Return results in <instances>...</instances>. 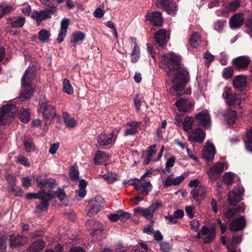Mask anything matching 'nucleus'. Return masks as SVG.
Returning <instances> with one entry per match:
<instances>
[{"label":"nucleus","instance_id":"09e8293b","mask_svg":"<svg viewBox=\"0 0 252 252\" xmlns=\"http://www.w3.org/2000/svg\"><path fill=\"white\" fill-rule=\"evenodd\" d=\"M45 194V190H41L37 193L29 192L26 194V198L28 199H39L43 197L42 195Z\"/></svg>","mask_w":252,"mask_h":252},{"label":"nucleus","instance_id":"4be33fe9","mask_svg":"<svg viewBox=\"0 0 252 252\" xmlns=\"http://www.w3.org/2000/svg\"><path fill=\"white\" fill-rule=\"evenodd\" d=\"M244 22V15L242 13H238L234 15L229 20V25L231 29L240 28Z\"/></svg>","mask_w":252,"mask_h":252},{"label":"nucleus","instance_id":"72a5a7b5","mask_svg":"<svg viewBox=\"0 0 252 252\" xmlns=\"http://www.w3.org/2000/svg\"><path fill=\"white\" fill-rule=\"evenodd\" d=\"M240 1L238 0L229 3L223 10L222 14L235 11L240 7Z\"/></svg>","mask_w":252,"mask_h":252},{"label":"nucleus","instance_id":"338daca9","mask_svg":"<svg viewBox=\"0 0 252 252\" xmlns=\"http://www.w3.org/2000/svg\"><path fill=\"white\" fill-rule=\"evenodd\" d=\"M225 23V21H218L214 24L215 29L218 32H220L223 29Z\"/></svg>","mask_w":252,"mask_h":252},{"label":"nucleus","instance_id":"f704fd0d","mask_svg":"<svg viewBox=\"0 0 252 252\" xmlns=\"http://www.w3.org/2000/svg\"><path fill=\"white\" fill-rule=\"evenodd\" d=\"M193 119L191 117H186L183 122V128L187 132H189L192 128Z\"/></svg>","mask_w":252,"mask_h":252},{"label":"nucleus","instance_id":"6ab92c4d","mask_svg":"<svg viewBox=\"0 0 252 252\" xmlns=\"http://www.w3.org/2000/svg\"><path fill=\"white\" fill-rule=\"evenodd\" d=\"M169 38L165 29H161L157 31L155 35V41L161 47L166 44Z\"/></svg>","mask_w":252,"mask_h":252},{"label":"nucleus","instance_id":"393cba45","mask_svg":"<svg viewBox=\"0 0 252 252\" xmlns=\"http://www.w3.org/2000/svg\"><path fill=\"white\" fill-rule=\"evenodd\" d=\"M246 225V220L244 217L234 220L230 224V229L231 231H236L244 228Z\"/></svg>","mask_w":252,"mask_h":252},{"label":"nucleus","instance_id":"6e6d98bb","mask_svg":"<svg viewBox=\"0 0 252 252\" xmlns=\"http://www.w3.org/2000/svg\"><path fill=\"white\" fill-rule=\"evenodd\" d=\"M240 208H232L228 210L225 214V217L227 219H231L237 214Z\"/></svg>","mask_w":252,"mask_h":252},{"label":"nucleus","instance_id":"49530a36","mask_svg":"<svg viewBox=\"0 0 252 252\" xmlns=\"http://www.w3.org/2000/svg\"><path fill=\"white\" fill-rule=\"evenodd\" d=\"M157 151L156 145L154 144L150 146L148 151L147 158L146 161V164H148L152 160L153 156L155 155Z\"/></svg>","mask_w":252,"mask_h":252},{"label":"nucleus","instance_id":"052dcab7","mask_svg":"<svg viewBox=\"0 0 252 252\" xmlns=\"http://www.w3.org/2000/svg\"><path fill=\"white\" fill-rule=\"evenodd\" d=\"M167 224H175L178 222V220L176 219L174 216L167 215L164 217Z\"/></svg>","mask_w":252,"mask_h":252},{"label":"nucleus","instance_id":"cd10ccee","mask_svg":"<svg viewBox=\"0 0 252 252\" xmlns=\"http://www.w3.org/2000/svg\"><path fill=\"white\" fill-rule=\"evenodd\" d=\"M139 123L135 121H130L128 122L126 126H129L125 130L124 135L126 136L128 135H133L137 132V129L140 126Z\"/></svg>","mask_w":252,"mask_h":252},{"label":"nucleus","instance_id":"473e14b6","mask_svg":"<svg viewBox=\"0 0 252 252\" xmlns=\"http://www.w3.org/2000/svg\"><path fill=\"white\" fill-rule=\"evenodd\" d=\"M63 116L64 122L67 127L73 128L76 126V121L73 118H71L67 112H64Z\"/></svg>","mask_w":252,"mask_h":252},{"label":"nucleus","instance_id":"9d476101","mask_svg":"<svg viewBox=\"0 0 252 252\" xmlns=\"http://www.w3.org/2000/svg\"><path fill=\"white\" fill-rule=\"evenodd\" d=\"M228 167L227 163L225 162H217L209 168L207 174L209 179L212 180H217L220 177L224 169Z\"/></svg>","mask_w":252,"mask_h":252},{"label":"nucleus","instance_id":"37998d69","mask_svg":"<svg viewBox=\"0 0 252 252\" xmlns=\"http://www.w3.org/2000/svg\"><path fill=\"white\" fill-rule=\"evenodd\" d=\"M63 90L64 92L68 94H71L73 93V88L70 85V82L68 79H64L63 82Z\"/></svg>","mask_w":252,"mask_h":252},{"label":"nucleus","instance_id":"bb28decb","mask_svg":"<svg viewBox=\"0 0 252 252\" xmlns=\"http://www.w3.org/2000/svg\"><path fill=\"white\" fill-rule=\"evenodd\" d=\"M246 82L245 76L238 75L234 78L233 81V85L235 89L239 90H243L246 87Z\"/></svg>","mask_w":252,"mask_h":252},{"label":"nucleus","instance_id":"5fc2aeb1","mask_svg":"<svg viewBox=\"0 0 252 252\" xmlns=\"http://www.w3.org/2000/svg\"><path fill=\"white\" fill-rule=\"evenodd\" d=\"M175 159H176L174 157H172L166 161L165 169L168 173L170 172V168L174 166L175 162Z\"/></svg>","mask_w":252,"mask_h":252},{"label":"nucleus","instance_id":"f8f14e48","mask_svg":"<svg viewBox=\"0 0 252 252\" xmlns=\"http://www.w3.org/2000/svg\"><path fill=\"white\" fill-rule=\"evenodd\" d=\"M56 12L57 9L50 8L43 10L33 12L32 17L36 20V23L39 25L42 20L51 17V15Z\"/></svg>","mask_w":252,"mask_h":252},{"label":"nucleus","instance_id":"ea45409f","mask_svg":"<svg viewBox=\"0 0 252 252\" xmlns=\"http://www.w3.org/2000/svg\"><path fill=\"white\" fill-rule=\"evenodd\" d=\"M101 176L108 184L114 183L118 178L117 174L112 172H107V173L101 175Z\"/></svg>","mask_w":252,"mask_h":252},{"label":"nucleus","instance_id":"4c0bfd02","mask_svg":"<svg viewBox=\"0 0 252 252\" xmlns=\"http://www.w3.org/2000/svg\"><path fill=\"white\" fill-rule=\"evenodd\" d=\"M140 52L139 47L135 44L130 54L131 61L132 63H136L140 58Z\"/></svg>","mask_w":252,"mask_h":252},{"label":"nucleus","instance_id":"aec40b11","mask_svg":"<svg viewBox=\"0 0 252 252\" xmlns=\"http://www.w3.org/2000/svg\"><path fill=\"white\" fill-rule=\"evenodd\" d=\"M215 153L214 146L212 143L207 142L203 151V158L209 162L212 161L214 159Z\"/></svg>","mask_w":252,"mask_h":252},{"label":"nucleus","instance_id":"a18cd8bd","mask_svg":"<svg viewBox=\"0 0 252 252\" xmlns=\"http://www.w3.org/2000/svg\"><path fill=\"white\" fill-rule=\"evenodd\" d=\"M234 177L235 175L232 172H226L223 176V180L226 184L230 185L232 184Z\"/></svg>","mask_w":252,"mask_h":252},{"label":"nucleus","instance_id":"a878e982","mask_svg":"<svg viewBox=\"0 0 252 252\" xmlns=\"http://www.w3.org/2000/svg\"><path fill=\"white\" fill-rule=\"evenodd\" d=\"M40 108H43V117L46 120L52 119L56 115L55 107L52 105L42 104Z\"/></svg>","mask_w":252,"mask_h":252},{"label":"nucleus","instance_id":"bf43d9fd","mask_svg":"<svg viewBox=\"0 0 252 252\" xmlns=\"http://www.w3.org/2000/svg\"><path fill=\"white\" fill-rule=\"evenodd\" d=\"M120 220L122 221H125L130 217V214L127 212H124L122 210L119 211Z\"/></svg>","mask_w":252,"mask_h":252},{"label":"nucleus","instance_id":"4468645a","mask_svg":"<svg viewBox=\"0 0 252 252\" xmlns=\"http://www.w3.org/2000/svg\"><path fill=\"white\" fill-rule=\"evenodd\" d=\"M198 125L200 126L208 128L211 126V118L207 110L203 111L195 116Z\"/></svg>","mask_w":252,"mask_h":252},{"label":"nucleus","instance_id":"4d7b16f0","mask_svg":"<svg viewBox=\"0 0 252 252\" xmlns=\"http://www.w3.org/2000/svg\"><path fill=\"white\" fill-rule=\"evenodd\" d=\"M17 162L24 166L29 167L30 166L27 158L19 155L17 157Z\"/></svg>","mask_w":252,"mask_h":252},{"label":"nucleus","instance_id":"c9c22d12","mask_svg":"<svg viewBox=\"0 0 252 252\" xmlns=\"http://www.w3.org/2000/svg\"><path fill=\"white\" fill-rule=\"evenodd\" d=\"M245 144L247 151L252 153V128L247 132V139L245 140Z\"/></svg>","mask_w":252,"mask_h":252},{"label":"nucleus","instance_id":"0eeeda50","mask_svg":"<svg viewBox=\"0 0 252 252\" xmlns=\"http://www.w3.org/2000/svg\"><path fill=\"white\" fill-rule=\"evenodd\" d=\"M222 97L228 105L235 107L240 106L242 99H244L240 94L232 93L230 88L227 86L224 88Z\"/></svg>","mask_w":252,"mask_h":252},{"label":"nucleus","instance_id":"39448f33","mask_svg":"<svg viewBox=\"0 0 252 252\" xmlns=\"http://www.w3.org/2000/svg\"><path fill=\"white\" fill-rule=\"evenodd\" d=\"M18 109L14 104H7L0 109V125L8 124L15 117Z\"/></svg>","mask_w":252,"mask_h":252},{"label":"nucleus","instance_id":"774afa93","mask_svg":"<svg viewBox=\"0 0 252 252\" xmlns=\"http://www.w3.org/2000/svg\"><path fill=\"white\" fill-rule=\"evenodd\" d=\"M247 33L252 36V19H249L246 22Z\"/></svg>","mask_w":252,"mask_h":252},{"label":"nucleus","instance_id":"412c9836","mask_svg":"<svg viewBox=\"0 0 252 252\" xmlns=\"http://www.w3.org/2000/svg\"><path fill=\"white\" fill-rule=\"evenodd\" d=\"M202 235L206 236L203 239L205 244L209 243L213 241L216 236L215 230L214 228H209L206 226H204L201 230Z\"/></svg>","mask_w":252,"mask_h":252},{"label":"nucleus","instance_id":"e433bc0d","mask_svg":"<svg viewBox=\"0 0 252 252\" xmlns=\"http://www.w3.org/2000/svg\"><path fill=\"white\" fill-rule=\"evenodd\" d=\"M23 143L25 150L27 152L30 153L34 151L35 147L32 139L31 137L25 138Z\"/></svg>","mask_w":252,"mask_h":252},{"label":"nucleus","instance_id":"c85d7f7f","mask_svg":"<svg viewBox=\"0 0 252 252\" xmlns=\"http://www.w3.org/2000/svg\"><path fill=\"white\" fill-rule=\"evenodd\" d=\"M141 179L139 180L138 185L136 190L139 194L143 192L149 193L150 192L152 189V185L150 182H142Z\"/></svg>","mask_w":252,"mask_h":252},{"label":"nucleus","instance_id":"dca6fc26","mask_svg":"<svg viewBox=\"0 0 252 252\" xmlns=\"http://www.w3.org/2000/svg\"><path fill=\"white\" fill-rule=\"evenodd\" d=\"M251 61L249 57L247 56H241L233 59V64L236 69H245L248 67Z\"/></svg>","mask_w":252,"mask_h":252},{"label":"nucleus","instance_id":"de8ad7c7","mask_svg":"<svg viewBox=\"0 0 252 252\" xmlns=\"http://www.w3.org/2000/svg\"><path fill=\"white\" fill-rule=\"evenodd\" d=\"M25 23V19L23 17H19L13 19L11 25L13 27L19 28L22 27Z\"/></svg>","mask_w":252,"mask_h":252},{"label":"nucleus","instance_id":"f03ea898","mask_svg":"<svg viewBox=\"0 0 252 252\" xmlns=\"http://www.w3.org/2000/svg\"><path fill=\"white\" fill-rule=\"evenodd\" d=\"M36 68L34 66L29 67L22 78V90L19 98L25 101L31 97L33 94L32 82L35 78Z\"/></svg>","mask_w":252,"mask_h":252},{"label":"nucleus","instance_id":"0e129e2a","mask_svg":"<svg viewBox=\"0 0 252 252\" xmlns=\"http://www.w3.org/2000/svg\"><path fill=\"white\" fill-rule=\"evenodd\" d=\"M7 238L5 236H3L0 238V252H4L6 249V241Z\"/></svg>","mask_w":252,"mask_h":252},{"label":"nucleus","instance_id":"2eb2a0df","mask_svg":"<svg viewBox=\"0 0 252 252\" xmlns=\"http://www.w3.org/2000/svg\"><path fill=\"white\" fill-rule=\"evenodd\" d=\"M28 238L19 234H11L10 235V246L13 248L22 247L28 241Z\"/></svg>","mask_w":252,"mask_h":252},{"label":"nucleus","instance_id":"603ef678","mask_svg":"<svg viewBox=\"0 0 252 252\" xmlns=\"http://www.w3.org/2000/svg\"><path fill=\"white\" fill-rule=\"evenodd\" d=\"M40 1L42 4L49 8L57 10V6L55 0H40Z\"/></svg>","mask_w":252,"mask_h":252},{"label":"nucleus","instance_id":"7c9ffc66","mask_svg":"<svg viewBox=\"0 0 252 252\" xmlns=\"http://www.w3.org/2000/svg\"><path fill=\"white\" fill-rule=\"evenodd\" d=\"M44 246V241L42 240H38L31 244L29 247L28 252H40Z\"/></svg>","mask_w":252,"mask_h":252},{"label":"nucleus","instance_id":"e2e57ef3","mask_svg":"<svg viewBox=\"0 0 252 252\" xmlns=\"http://www.w3.org/2000/svg\"><path fill=\"white\" fill-rule=\"evenodd\" d=\"M21 10L22 13L25 15H29L31 13V6L28 3H24L23 4Z\"/></svg>","mask_w":252,"mask_h":252},{"label":"nucleus","instance_id":"f257e3e1","mask_svg":"<svg viewBox=\"0 0 252 252\" xmlns=\"http://www.w3.org/2000/svg\"><path fill=\"white\" fill-rule=\"evenodd\" d=\"M181 62V57L173 52L160 57L159 66L166 70L168 77L173 76V88L170 89V93L173 95H179L178 92L184 88L188 81V72Z\"/></svg>","mask_w":252,"mask_h":252},{"label":"nucleus","instance_id":"79ce46f5","mask_svg":"<svg viewBox=\"0 0 252 252\" xmlns=\"http://www.w3.org/2000/svg\"><path fill=\"white\" fill-rule=\"evenodd\" d=\"M50 36V32L46 30H41L38 32L39 39L43 43L47 42Z\"/></svg>","mask_w":252,"mask_h":252},{"label":"nucleus","instance_id":"20e7f679","mask_svg":"<svg viewBox=\"0 0 252 252\" xmlns=\"http://www.w3.org/2000/svg\"><path fill=\"white\" fill-rule=\"evenodd\" d=\"M120 130V127H117L111 132H102L96 138L97 144L100 146L113 145Z\"/></svg>","mask_w":252,"mask_h":252},{"label":"nucleus","instance_id":"69168bd1","mask_svg":"<svg viewBox=\"0 0 252 252\" xmlns=\"http://www.w3.org/2000/svg\"><path fill=\"white\" fill-rule=\"evenodd\" d=\"M37 186L43 188L47 185V179L42 178L41 176H39L36 179Z\"/></svg>","mask_w":252,"mask_h":252},{"label":"nucleus","instance_id":"b1692460","mask_svg":"<svg viewBox=\"0 0 252 252\" xmlns=\"http://www.w3.org/2000/svg\"><path fill=\"white\" fill-rule=\"evenodd\" d=\"M175 105L179 111L183 112H187L193 106L190 101L185 98H181L178 100L176 102Z\"/></svg>","mask_w":252,"mask_h":252},{"label":"nucleus","instance_id":"3c124183","mask_svg":"<svg viewBox=\"0 0 252 252\" xmlns=\"http://www.w3.org/2000/svg\"><path fill=\"white\" fill-rule=\"evenodd\" d=\"M11 191L17 196H21L24 193L22 189L19 186H17L16 184L11 186Z\"/></svg>","mask_w":252,"mask_h":252},{"label":"nucleus","instance_id":"13d9d810","mask_svg":"<svg viewBox=\"0 0 252 252\" xmlns=\"http://www.w3.org/2000/svg\"><path fill=\"white\" fill-rule=\"evenodd\" d=\"M22 186L28 189L32 185V179L29 177H25L22 178Z\"/></svg>","mask_w":252,"mask_h":252},{"label":"nucleus","instance_id":"a19ab883","mask_svg":"<svg viewBox=\"0 0 252 252\" xmlns=\"http://www.w3.org/2000/svg\"><path fill=\"white\" fill-rule=\"evenodd\" d=\"M85 37V34L81 32H77L72 35L71 43H76L79 41H83Z\"/></svg>","mask_w":252,"mask_h":252},{"label":"nucleus","instance_id":"7ed1b4c3","mask_svg":"<svg viewBox=\"0 0 252 252\" xmlns=\"http://www.w3.org/2000/svg\"><path fill=\"white\" fill-rule=\"evenodd\" d=\"M190 188H193L190 193L193 198L198 202L203 200L207 196V188L201 183L200 181L197 179L191 180L188 185Z\"/></svg>","mask_w":252,"mask_h":252},{"label":"nucleus","instance_id":"ddd939ff","mask_svg":"<svg viewBox=\"0 0 252 252\" xmlns=\"http://www.w3.org/2000/svg\"><path fill=\"white\" fill-rule=\"evenodd\" d=\"M145 20L150 22L155 26H161L162 24V15L159 11L150 12V11H147Z\"/></svg>","mask_w":252,"mask_h":252},{"label":"nucleus","instance_id":"f3484780","mask_svg":"<svg viewBox=\"0 0 252 252\" xmlns=\"http://www.w3.org/2000/svg\"><path fill=\"white\" fill-rule=\"evenodd\" d=\"M205 133L200 128H197L191 132L188 135V140L191 142L201 143L204 140Z\"/></svg>","mask_w":252,"mask_h":252},{"label":"nucleus","instance_id":"1a4fd4ad","mask_svg":"<svg viewBox=\"0 0 252 252\" xmlns=\"http://www.w3.org/2000/svg\"><path fill=\"white\" fill-rule=\"evenodd\" d=\"M156 4L158 8L164 9L171 16L175 15L178 9L177 4L174 0H158Z\"/></svg>","mask_w":252,"mask_h":252},{"label":"nucleus","instance_id":"680f3d73","mask_svg":"<svg viewBox=\"0 0 252 252\" xmlns=\"http://www.w3.org/2000/svg\"><path fill=\"white\" fill-rule=\"evenodd\" d=\"M194 206H187L185 208V211L189 218H192L194 216Z\"/></svg>","mask_w":252,"mask_h":252},{"label":"nucleus","instance_id":"6e6552de","mask_svg":"<svg viewBox=\"0 0 252 252\" xmlns=\"http://www.w3.org/2000/svg\"><path fill=\"white\" fill-rule=\"evenodd\" d=\"M163 206L161 201H157L153 203L149 207L147 208L137 207L134 209V213H138L142 216L147 219H150L153 217L154 213L158 208Z\"/></svg>","mask_w":252,"mask_h":252},{"label":"nucleus","instance_id":"8fccbe9b","mask_svg":"<svg viewBox=\"0 0 252 252\" xmlns=\"http://www.w3.org/2000/svg\"><path fill=\"white\" fill-rule=\"evenodd\" d=\"M234 73V69L232 67L228 66L225 68L223 71L222 76L225 79L231 78Z\"/></svg>","mask_w":252,"mask_h":252},{"label":"nucleus","instance_id":"2f4dec72","mask_svg":"<svg viewBox=\"0 0 252 252\" xmlns=\"http://www.w3.org/2000/svg\"><path fill=\"white\" fill-rule=\"evenodd\" d=\"M86 226L89 230H93L94 232L99 231L100 232H101L103 230L101 224L93 220L87 221Z\"/></svg>","mask_w":252,"mask_h":252},{"label":"nucleus","instance_id":"5701e85b","mask_svg":"<svg viewBox=\"0 0 252 252\" xmlns=\"http://www.w3.org/2000/svg\"><path fill=\"white\" fill-rule=\"evenodd\" d=\"M222 116L224 118V124H226L229 126L235 123L237 114L234 110L227 109L222 112Z\"/></svg>","mask_w":252,"mask_h":252},{"label":"nucleus","instance_id":"58836bf2","mask_svg":"<svg viewBox=\"0 0 252 252\" xmlns=\"http://www.w3.org/2000/svg\"><path fill=\"white\" fill-rule=\"evenodd\" d=\"M200 35L197 32H194L189 38V44L193 48H196L200 42Z\"/></svg>","mask_w":252,"mask_h":252},{"label":"nucleus","instance_id":"c756f323","mask_svg":"<svg viewBox=\"0 0 252 252\" xmlns=\"http://www.w3.org/2000/svg\"><path fill=\"white\" fill-rule=\"evenodd\" d=\"M108 158L109 157L105 153L100 151H98L95 154L94 160L96 164H106Z\"/></svg>","mask_w":252,"mask_h":252},{"label":"nucleus","instance_id":"a211bd4d","mask_svg":"<svg viewBox=\"0 0 252 252\" xmlns=\"http://www.w3.org/2000/svg\"><path fill=\"white\" fill-rule=\"evenodd\" d=\"M42 198H39L42 200L40 204L37 205V207L42 211L47 210L49 206V201L56 196V193L53 190H49L47 192L45 191V194L42 195Z\"/></svg>","mask_w":252,"mask_h":252},{"label":"nucleus","instance_id":"864d4df0","mask_svg":"<svg viewBox=\"0 0 252 252\" xmlns=\"http://www.w3.org/2000/svg\"><path fill=\"white\" fill-rule=\"evenodd\" d=\"M79 171L74 166H72L70 169V176L73 181H78L79 180Z\"/></svg>","mask_w":252,"mask_h":252},{"label":"nucleus","instance_id":"423d86ee","mask_svg":"<svg viewBox=\"0 0 252 252\" xmlns=\"http://www.w3.org/2000/svg\"><path fill=\"white\" fill-rule=\"evenodd\" d=\"M104 203V199L100 196H96L90 200L86 209L87 215L92 217L96 215L100 211Z\"/></svg>","mask_w":252,"mask_h":252},{"label":"nucleus","instance_id":"9b49d317","mask_svg":"<svg viewBox=\"0 0 252 252\" xmlns=\"http://www.w3.org/2000/svg\"><path fill=\"white\" fill-rule=\"evenodd\" d=\"M244 188L241 185L235 187L228 195V199L231 204H235L242 199Z\"/></svg>","mask_w":252,"mask_h":252},{"label":"nucleus","instance_id":"c03bdc74","mask_svg":"<svg viewBox=\"0 0 252 252\" xmlns=\"http://www.w3.org/2000/svg\"><path fill=\"white\" fill-rule=\"evenodd\" d=\"M19 118L23 123H27L30 120V114L28 110L24 109L19 114Z\"/></svg>","mask_w":252,"mask_h":252}]
</instances>
